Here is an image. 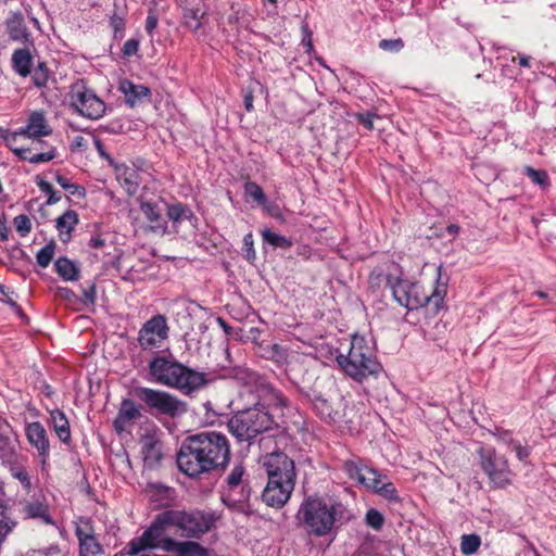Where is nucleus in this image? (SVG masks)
I'll return each mask as SVG.
<instances>
[{
    "instance_id": "nucleus-1",
    "label": "nucleus",
    "mask_w": 556,
    "mask_h": 556,
    "mask_svg": "<svg viewBox=\"0 0 556 556\" xmlns=\"http://www.w3.org/2000/svg\"><path fill=\"white\" fill-rule=\"evenodd\" d=\"M230 460L227 437L216 431H204L188 437L177 454V466L187 477L200 479L214 470L224 469Z\"/></svg>"
},
{
    "instance_id": "nucleus-2",
    "label": "nucleus",
    "mask_w": 556,
    "mask_h": 556,
    "mask_svg": "<svg viewBox=\"0 0 556 556\" xmlns=\"http://www.w3.org/2000/svg\"><path fill=\"white\" fill-rule=\"evenodd\" d=\"M290 410L281 393L266 390L253 407L242 409L231 417L228 429L239 441H250L274 425L283 424Z\"/></svg>"
},
{
    "instance_id": "nucleus-3",
    "label": "nucleus",
    "mask_w": 556,
    "mask_h": 556,
    "mask_svg": "<svg viewBox=\"0 0 556 556\" xmlns=\"http://www.w3.org/2000/svg\"><path fill=\"white\" fill-rule=\"evenodd\" d=\"M295 518L309 535L333 538L353 515L340 501L311 495L300 504Z\"/></svg>"
},
{
    "instance_id": "nucleus-4",
    "label": "nucleus",
    "mask_w": 556,
    "mask_h": 556,
    "mask_svg": "<svg viewBox=\"0 0 556 556\" xmlns=\"http://www.w3.org/2000/svg\"><path fill=\"white\" fill-rule=\"evenodd\" d=\"M52 134L45 113L42 111L31 112L25 126L15 131H9L3 137L10 150L21 160L30 164L49 163L58 156V149L49 143H45V150L37 151V146L43 144V137Z\"/></svg>"
},
{
    "instance_id": "nucleus-5",
    "label": "nucleus",
    "mask_w": 556,
    "mask_h": 556,
    "mask_svg": "<svg viewBox=\"0 0 556 556\" xmlns=\"http://www.w3.org/2000/svg\"><path fill=\"white\" fill-rule=\"evenodd\" d=\"M150 380L191 395L208 383L205 372L185 366L173 357L159 355L148 365Z\"/></svg>"
},
{
    "instance_id": "nucleus-6",
    "label": "nucleus",
    "mask_w": 556,
    "mask_h": 556,
    "mask_svg": "<svg viewBox=\"0 0 556 556\" xmlns=\"http://www.w3.org/2000/svg\"><path fill=\"white\" fill-rule=\"evenodd\" d=\"M387 283L394 300L407 309H417L428 304H432L438 309L447 291V282L441 278V267L437 268L435 285L431 292L425 291L416 281L392 274H388Z\"/></svg>"
},
{
    "instance_id": "nucleus-7",
    "label": "nucleus",
    "mask_w": 556,
    "mask_h": 556,
    "mask_svg": "<svg viewBox=\"0 0 556 556\" xmlns=\"http://www.w3.org/2000/svg\"><path fill=\"white\" fill-rule=\"evenodd\" d=\"M336 361L346 376L358 382L377 376L381 370L374 348L365 337L358 334L352 336L348 354H338Z\"/></svg>"
},
{
    "instance_id": "nucleus-8",
    "label": "nucleus",
    "mask_w": 556,
    "mask_h": 556,
    "mask_svg": "<svg viewBox=\"0 0 556 556\" xmlns=\"http://www.w3.org/2000/svg\"><path fill=\"white\" fill-rule=\"evenodd\" d=\"M344 471L350 479L357 481L361 485L379 494L384 500L394 503L400 502L394 484L376 469L361 462L349 460L344 463Z\"/></svg>"
},
{
    "instance_id": "nucleus-9",
    "label": "nucleus",
    "mask_w": 556,
    "mask_h": 556,
    "mask_svg": "<svg viewBox=\"0 0 556 556\" xmlns=\"http://www.w3.org/2000/svg\"><path fill=\"white\" fill-rule=\"evenodd\" d=\"M136 395L150 410L169 417H177L187 412L186 403L166 391L140 387L136 389Z\"/></svg>"
},
{
    "instance_id": "nucleus-10",
    "label": "nucleus",
    "mask_w": 556,
    "mask_h": 556,
    "mask_svg": "<svg viewBox=\"0 0 556 556\" xmlns=\"http://www.w3.org/2000/svg\"><path fill=\"white\" fill-rule=\"evenodd\" d=\"M478 455L483 472L495 488L502 489L511 483L513 471L504 455L497 454L493 447H481Z\"/></svg>"
},
{
    "instance_id": "nucleus-11",
    "label": "nucleus",
    "mask_w": 556,
    "mask_h": 556,
    "mask_svg": "<svg viewBox=\"0 0 556 556\" xmlns=\"http://www.w3.org/2000/svg\"><path fill=\"white\" fill-rule=\"evenodd\" d=\"M71 105L89 119L101 118L106 110L105 103L83 81L73 84L70 92Z\"/></svg>"
},
{
    "instance_id": "nucleus-12",
    "label": "nucleus",
    "mask_w": 556,
    "mask_h": 556,
    "mask_svg": "<svg viewBox=\"0 0 556 556\" xmlns=\"http://www.w3.org/2000/svg\"><path fill=\"white\" fill-rule=\"evenodd\" d=\"M169 327L164 315L157 314L148 319L138 332V343L144 351L163 346L168 339Z\"/></svg>"
},
{
    "instance_id": "nucleus-13",
    "label": "nucleus",
    "mask_w": 556,
    "mask_h": 556,
    "mask_svg": "<svg viewBox=\"0 0 556 556\" xmlns=\"http://www.w3.org/2000/svg\"><path fill=\"white\" fill-rule=\"evenodd\" d=\"M174 540L152 521L150 527L139 538L129 542L128 554L136 555L144 549H162L168 553L167 542Z\"/></svg>"
},
{
    "instance_id": "nucleus-14",
    "label": "nucleus",
    "mask_w": 556,
    "mask_h": 556,
    "mask_svg": "<svg viewBox=\"0 0 556 556\" xmlns=\"http://www.w3.org/2000/svg\"><path fill=\"white\" fill-rule=\"evenodd\" d=\"M263 466L267 478L293 482L296 480L295 466L292 458L282 452H273L263 457Z\"/></svg>"
},
{
    "instance_id": "nucleus-15",
    "label": "nucleus",
    "mask_w": 556,
    "mask_h": 556,
    "mask_svg": "<svg viewBox=\"0 0 556 556\" xmlns=\"http://www.w3.org/2000/svg\"><path fill=\"white\" fill-rule=\"evenodd\" d=\"M224 497L232 503H244L249 500L250 489L247 483L245 469L237 464L226 478Z\"/></svg>"
},
{
    "instance_id": "nucleus-16",
    "label": "nucleus",
    "mask_w": 556,
    "mask_h": 556,
    "mask_svg": "<svg viewBox=\"0 0 556 556\" xmlns=\"http://www.w3.org/2000/svg\"><path fill=\"white\" fill-rule=\"evenodd\" d=\"M177 530L182 536L199 538L207 532L212 526V519L201 511L178 510Z\"/></svg>"
},
{
    "instance_id": "nucleus-17",
    "label": "nucleus",
    "mask_w": 556,
    "mask_h": 556,
    "mask_svg": "<svg viewBox=\"0 0 556 556\" xmlns=\"http://www.w3.org/2000/svg\"><path fill=\"white\" fill-rule=\"evenodd\" d=\"M295 483L267 478V484L262 493L263 502L275 508L283 507L291 497Z\"/></svg>"
},
{
    "instance_id": "nucleus-18",
    "label": "nucleus",
    "mask_w": 556,
    "mask_h": 556,
    "mask_svg": "<svg viewBox=\"0 0 556 556\" xmlns=\"http://www.w3.org/2000/svg\"><path fill=\"white\" fill-rule=\"evenodd\" d=\"M25 435L28 443L37 451L43 466L50 456V441L46 428L39 421L27 422Z\"/></svg>"
},
{
    "instance_id": "nucleus-19",
    "label": "nucleus",
    "mask_w": 556,
    "mask_h": 556,
    "mask_svg": "<svg viewBox=\"0 0 556 556\" xmlns=\"http://www.w3.org/2000/svg\"><path fill=\"white\" fill-rule=\"evenodd\" d=\"M100 154L114 165L115 176L121 186L126 190L127 194L132 195L137 192L140 179L139 173L134 166L124 163H113V160L101 150L100 141L96 142Z\"/></svg>"
},
{
    "instance_id": "nucleus-20",
    "label": "nucleus",
    "mask_w": 556,
    "mask_h": 556,
    "mask_svg": "<svg viewBox=\"0 0 556 556\" xmlns=\"http://www.w3.org/2000/svg\"><path fill=\"white\" fill-rule=\"evenodd\" d=\"M140 212L149 223V229L157 235H165L167 230V218L163 214L160 202L140 200Z\"/></svg>"
},
{
    "instance_id": "nucleus-21",
    "label": "nucleus",
    "mask_w": 556,
    "mask_h": 556,
    "mask_svg": "<svg viewBox=\"0 0 556 556\" xmlns=\"http://www.w3.org/2000/svg\"><path fill=\"white\" fill-rule=\"evenodd\" d=\"M76 535L79 541L80 556H99L102 552L88 521H80L76 527Z\"/></svg>"
},
{
    "instance_id": "nucleus-22",
    "label": "nucleus",
    "mask_w": 556,
    "mask_h": 556,
    "mask_svg": "<svg viewBox=\"0 0 556 556\" xmlns=\"http://www.w3.org/2000/svg\"><path fill=\"white\" fill-rule=\"evenodd\" d=\"M141 454L144 466L153 468L162 459V446L160 440L153 434H146L141 441Z\"/></svg>"
},
{
    "instance_id": "nucleus-23",
    "label": "nucleus",
    "mask_w": 556,
    "mask_h": 556,
    "mask_svg": "<svg viewBox=\"0 0 556 556\" xmlns=\"http://www.w3.org/2000/svg\"><path fill=\"white\" fill-rule=\"evenodd\" d=\"M118 90L124 94L125 102L130 108H135L143 100H148L151 97V90L148 87L136 85L128 79H124L119 83Z\"/></svg>"
},
{
    "instance_id": "nucleus-24",
    "label": "nucleus",
    "mask_w": 556,
    "mask_h": 556,
    "mask_svg": "<svg viewBox=\"0 0 556 556\" xmlns=\"http://www.w3.org/2000/svg\"><path fill=\"white\" fill-rule=\"evenodd\" d=\"M166 216L172 222L176 232L184 223H188L191 228L197 227L198 218L188 206L181 203L168 205Z\"/></svg>"
},
{
    "instance_id": "nucleus-25",
    "label": "nucleus",
    "mask_w": 556,
    "mask_h": 556,
    "mask_svg": "<svg viewBox=\"0 0 556 556\" xmlns=\"http://www.w3.org/2000/svg\"><path fill=\"white\" fill-rule=\"evenodd\" d=\"M5 28L9 37L13 41L28 42L30 40V33L27 29L24 17L21 12H12L5 22Z\"/></svg>"
},
{
    "instance_id": "nucleus-26",
    "label": "nucleus",
    "mask_w": 556,
    "mask_h": 556,
    "mask_svg": "<svg viewBox=\"0 0 556 556\" xmlns=\"http://www.w3.org/2000/svg\"><path fill=\"white\" fill-rule=\"evenodd\" d=\"M34 56L28 47L20 48L13 51L11 56V65L13 71L21 77H27L31 73Z\"/></svg>"
},
{
    "instance_id": "nucleus-27",
    "label": "nucleus",
    "mask_w": 556,
    "mask_h": 556,
    "mask_svg": "<svg viewBox=\"0 0 556 556\" xmlns=\"http://www.w3.org/2000/svg\"><path fill=\"white\" fill-rule=\"evenodd\" d=\"M49 426L53 429L56 437L64 444H68L72 440L70 422L64 414L60 409H53L50 412Z\"/></svg>"
},
{
    "instance_id": "nucleus-28",
    "label": "nucleus",
    "mask_w": 556,
    "mask_h": 556,
    "mask_svg": "<svg viewBox=\"0 0 556 556\" xmlns=\"http://www.w3.org/2000/svg\"><path fill=\"white\" fill-rule=\"evenodd\" d=\"M147 492L150 500L159 507L169 506L175 500V490L161 483H149Z\"/></svg>"
},
{
    "instance_id": "nucleus-29",
    "label": "nucleus",
    "mask_w": 556,
    "mask_h": 556,
    "mask_svg": "<svg viewBox=\"0 0 556 556\" xmlns=\"http://www.w3.org/2000/svg\"><path fill=\"white\" fill-rule=\"evenodd\" d=\"M168 553L177 556H207L206 551L197 542L177 540L167 542Z\"/></svg>"
},
{
    "instance_id": "nucleus-30",
    "label": "nucleus",
    "mask_w": 556,
    "mask_h": 556,
    "mask_svg": "<svg viewBox=\"0 0 556 556\" xmlns=\"http://www.w3.org/2000/svg\"><path fill=\"white\" fill-rule=\"evenodd\" d=\"M78 223V215L75 211L68 210L56 218L55 227L63 242L70 239L71 231Z\"/></svg>"
},
{
    "instance_id": "nucleus-31",
    "label": "nucleus",
    "mask_w": 556,
    "mask_h": 556,
    "mask_svg": "<svg viewBox=\"0 0 556 556\" xmlns=\"http://www.w3.org/2000/svg\"><path fill=\"white\" fill-rule=\"evenodd\" d=\"M313 405L319 417L327 422H336L340 418V410L323 396H316Z\"/></svg>"
},
{
    "instance_id": "nucleus-32",
    "label": "nucleus",
    "mask_w": 556,
    "mask_h": 556,
    "mask_svg": "<svg viewBox=\"0 0 556 556\" xmlns=\"http://www.w3.org/2000/svg\"><path fill=\"white\" fill-rule=\"evenodd\" d=\"M139 416L140 412L135 402L131 400H124L114 422L115 427L122 430L127 422L138 418Z\"/></svg>"
},
{
    "instance_id": "nucleus-33",
    "label": "nucleus",
    "mask_w": 556,
    "mask_h": 556,
    "mask_svg": "<svg viewBox=\"0 0 556 556\" xmlns=\"http://www.w3.org/2000/svg\"><path fill=\"white\" fill-rule=\"evenodd\" d=\"M23 513L28 518H39L42 519L46 523L51 522L47 505L39 498L34 501H25L23 503Z\"/></svg>"
},
{
    "instance_id": "nucleus-34",
    "label": "nucleus",
    "mask_w": 556,
    "mask_h": 556,
    "mask_svg": "<svg viewBox=\"0 0 556 556\" xmlns=\"http://www.w3.org/2000/svg\"><path fill=\"white\" fill-rule=\"evenodd\" d=\"M178 509H167L159 513L153 522L156 523L167 534L169 529L176 528L178 523Z\"/></svg>"
},
{
    "instance_id": "nucleus-35",
    "label": "nucleus",
    "mask_w": 556,
    "mask_h": 556,
    "mask_svg": "<svg viewBox=\"0 0 556 556\" xmlns=\"http://www.w3.org/2000/svg\"><path fill=\"white\" fill-rule=\"evenodd\" d=\"M56 273L65 280H77L78 279V268L76 265L66 257H61L56 260L55 264Z\"/></svg>"
},
{
    "instance_id": "nucleus-36",
    "label": "nucleus",
    "mask_w": 556,
    "mask_h": 556,
    "mask_svg": "<svg viewBox=\"0 0 556 556\" xmlns=\"http://www.w3.org/2000/svg\"><path fill=\"white\" fill-rule=\"evenodd\" d=\"M261 233H262L263 240L274 248L289 249L292 245V242L290 239H288L285 236L278 235L267 228L263 229Z\"/></svg>"
},
{
    "instance_id": "nucleus-37",
    "label": "nucleus",
    "mask_w": 556,
    "mask_h": 556,
    "mask_svg": "<svg viewBox=\"0 0 556 556\" xmlns=\"http://www.w3.org/2000/svg\"><path fill=\"white\" fill-rule=\"evenodd\" d=\"M383 546V542L375 535H366L362 545L361 552L367 556H378Z\"/></svg>"
},
{
    "instance_id": "nucleus-38",
    "label": "nucleus",
    "mask_w": 556,
    "mask_h": 556,
    "mask_svg": "<svg viewBox=\"0 0 556 556\" xmlns=\"http://www.w3.org/2000/svg\"><path fill=\"white\" fill-rule=\"evenodd\" d=\"M31 74V80L38 88H43L50 79V71L45 62H39Z\"/></svg>"
},
{
    "instance_id": "nucleus-39",
    "label": "nucleus",
    "mask_w": 556,
    "mask_h": 556,
    "mask_svg": "<svg viewBox=\"0 0 556 556\" xmlns=\"http://www.w3.org/2000/svg\"><path fill=\"white\" fill-rule=\"evenodd\" d=\"M204 13L200 12L199 9H187L184 13L186 25L192 30L198 31L202 27V17Z\"/></svg>"
},
{
    "instance_id": "nucleus-40",
    "label": "nucleus",
    "mask_w": 556,
    "mask_h": 556,
    "mask_svg": "<svg viewBox=\"0 0 556 556\" xmlns=\"http://www.w3.org/2000/svg\"><path fill=\"white\" fill-rule=\"evenodd\" d=\"M480 544L481 541L477 534H466L462 538L460 551L464 555H472L478 551Z\"/></svg>"
},
{
    "instance_id": "nucleus-41",
    "label": "nucleus",
    "mask_w": 556,
    "mask_h": 556,
    "mask_svg": "<svg viewBox=\"0 0 556 556\" xmlns=\"http://www.w3.org/2000/svg\"><path fill=\"white\" fill-rule=\"evenodd\" d=\"M55 252V243L49 242L43 248H41L37 255L36 260L40 267L46 268L51 263Z\"/></svg>"
},
{
    "instance_id": "nucleus-42",
    "label": "nucleus",
    "mask_w": 556,
    "mask_h": 556,
    "mask_svg": "<svg viewBox=\"0 0 556 556\" xmlns=\"http://www.w3.org/2000/svg\"><path fill=\"white\" fill-rule=\"evenodd\" d=\"M244 191L248 195H250L258 205L265 204V201L267 200L263 189L253 181H249L244 185Z\"/></svg>"
},
{
    "instance_id": "nucleus-43",
    "label": "nucleus",
    "mask_w": 556,
    "mask_h": 556,
    "mask_svg": "<svg viewBox=\"0 0 556 556\" xmlns=\"http://www.w3.org/2000/svg\"><path fill=\"white\" fill-rule=\"evenodd\" d=\"M365 521L368 527L378 531L383 527L384 517L379 510L370 508L366 513Z\"/></svg>"
},
{
    "instance_id": "nucleus-44",
    "label": "nucleus",
    "mask_w": 556,
    "mask_h": 556,
    "mask_svg": "<svg viewBox=\"0 0 556 556\" xmlns=\"http://www.w3.org/2000/svg\"><path fill=\"white\" fill-rule=\"evenodd\" d=\"M11 476L18 480L26 491L31 489V481L27 470L21 466H12L10 469Z\"/></svg>"
},
{
    "instance_id": "nucleus-45",
    "label": "nucleus",
    "mask_w": 556,
    "mask_h": 556,
    "mask_svg": "<svg viewBox=\"0 0 556 556\" xmlns=\"http://www.w3.org/2000/svg\"><path fill=\"white\" fill-rule=\"evenodd\" d=\"M13 224L15 226L16 231L22 236H27L31 230V222L27 215L21 214L17 215Z\"/></svg>"
},
{
    "instance_id": "nucleus-46",
    "label": "nucleus",
    "mask_w": 556,
    "mask_h": 556,
    "mask_svg": "<svg viewBox=\"0 0 556 556\" xmlns=\"http://www.w3.org/2000/svg\"><path fill=\"white\" fill-rule=\"evenodd\" d=\"M526 173L534 184H536L541 187H546L548 185V176H547L546 172L536 170V169H533L532 167H527Z\"/></svg>"
},
{
    "instance_id": "nucleus-47",
    "label": "nucleus",
    "mask_w": 556,
    "mask_h": 556,
    "mask_svg": "<svg viewBox=\"0 0 556 556\" xmlns=\"http://www.w3.org/2000/svg\"><path fill=\"white\" fill-rule=\"evenodd\" d=\"M38 187L43 193L49 195L48 201H47L48 204L51 205L61 200V194L54 191V189L50 182H48L46 180H40L38 182Z\"/></svg>"
},
{
    "instance_id": "nucleus-48",
    "label": "nucleus",
    "mask_w": 556,
    "mask_h": 556,
    "mask_svg": "<svg viewBox=\"0 0 556 556\" xmlns=\"http://www.w3.org/2000/svg\"><path fill=\"white\" fill-rule=\"evenodd\" d=\"M262 208L271 217L278 219L279 222H285V215L280 210L279 205L275 202L265 201V204L262 205Z\"/></svg>"
},
{
    "instance_id": "nucleus-49",
    "label": "nucleus",
    "mask_w": 556,
    "mask_h": 556,
    "mask_svg": "<svg viewBox=\"0 0 556 556\" xmlns=\"http://www.w3.org/2000/svg\"><path fill=\"white\" fill-rule=\"evenodd\" d=\"M403 47L401 39H383L379 42V48L386 51L399 52Z\"/></svg>"
},
{
    "instance_id": "nucleus-50",
    "label": "nucleus",
    "mask_w": 556,
    "mask_h": 556,
    "mask_svg": "<svg viewBox=\"0 0 556 556\" xmlns=\"http://www.w3.org/2000/svg\"><path fill=\"white\" fill-rule=\"evenodd\" d=\"M376 117L377 115L371 112L356 114V119L369 130L374 128V118Z\"/></svg>"
},
{
    "instance_id": "nucleus-51",
    "label": "nucleus",
    "mask_w": 556,
    "mask_h": 556,
    "mask_svg": "<svg viewBox=\"0 0 556 556\" xmlns=\"http://www.w3.org/2000/svg\"><path fill=\"white\" fill-rule=\"evenodd\" d=\"M139 49V40L135 38H130L125 41L123 47V53L125 56H132L138 52Z\"/></svg>"
},
{
    "instance_id": "nucleus-52",
    "label": "nucleus",
    "mask_w": 556,
    "mask_h": 556,
    "mask_svg": "<svg viewBox=\"0 0 556 556\" xmlns=\"http://www.w3.org/2000/svg\"><path fill=\"white\" fill-rule=\"evenodd\" d=\"M157 24H159V18L156 16V14L154 12L150 11L147 16V20H146V31L148 33V35L151 38L153 37V33H154L155 28L157 27Z\"/></svg>"
},
{
    "instance_id": "nucleus-53",
    "label": "nucleus",
    "mask_w": 556,
    "mask_h": 556,
    "mask_svg": "<svg viewBox=\"0 0 556 556\" xmlns=\"http://www.w3.org/2000/svg\"><path fill=\"white\" fill-rule=\"evenodd\" d=\"M253 236L252 233H248L244 236L243 238V244L245 247V250H247V257L248 260H254L255 258V250H254V247H253Z\"/></svg>"
},
{
    "instance_id": "nucleus-54",
    "label": "nucleus",
    "mask_w": 556,
    "mask_h": 556,
    "mask_svg": "<svg viewBox=\"0 0 556 556\" xmlns=\"http://www.w3.org/2000/svg\"><path fill=\"white\" fill-rule=\"evenodd\" d=\"M84 295V302L86 304H93L96 301V288L94 286H90L86 288L83 292Z\"/></svg>"
},
{
    "instance_id": "nucleus-55",
    "label": "nucleus",
    "mask_w": 556,
    "mask_h": 556,
    "mask_svg": "<svg viewBox=\"0 0 556 556\" xmlns=\"http://www.w3.org/2000/svg\"><path fill=\"white\" fill-rule=\"evenodd\" d=\"M55 181L64 190H66L67 188H74L75 190H78V185L72 184L66 177L62 175H56Z\"/></svg>"
},
{
    "instance_id": "nucleus-56",
    "label": "nucleus",
    "mask_w": 556,
    "mask_h": 556,
    "mask_svg": "<svg viewBox=\"0 0 556 556\" xmlns=\"http://www.w3.org/2000/svg\"><path fill=\"white\" fill-rule=\"evenodd\" d=\"M514 450L516 452V456L520 460H525L529 456V450L522 446L520 443H514Z\"/></svg>"
},
{
    "instance_id": "nucleus-57",
    "label": "nucleus",
    "mask_w": 556,
    "mask_h": 556,
    "mask_svg": "<svg viewBox=\"0 0 556 556\" xmlns=\"http://www.w3.org/2000/svg\"><path fill=\"white\" fill-rule=\"evenodd\" d=\"M494 435L496 437V439L503 443H506V444H514L515 442L513 441V438H511V433L509 431H498L496 433H494Z\"/></svg>"
},
{
    "instance_id": "nucleus-58",
    "label": "nucleus",
    "mask_w": 556,
    "mask_h": 556,
    "mask_svg": "<svg viewBox=\"0 0 556 556\" xmlns=\"http://www.w3.org/2000/svg\"><path fill=\"white\" fill-rule=\"evenodd\" d=\"M302 31L304 34L303 41L307 40L306 45L311 49L312 48V33L309 31L307 24L302 25Z\"/></svg>"
},
{
    "instance_id": "nucleus-59",
    "label": "nucleus",
    "mask_w": 556,
    "mask_h": 556,
    "mask_svg": "<svg viewBox=\"0 0 556 556\" xmlns=\"http://www.w3.org/2000/svg\"><path fill=\"white\" fill-rule=\"evenodd\" d=\"M10 448V440L0 434V453L7 452Z\"/></svg>"
},
{
    "instance_id": "nucleus-60",
    "label": "nucleus",
    "mask_w": 556,
    "mask_h": 556,
    "mask_svg": "<svg viewBox=\"0 0 556 556\" xmlns=\"http://www.w3.org/2000/svg\"><path fill=\"white\" fill-rule=\"evenodd\" d=\"M89 244H90V247H92L94 249H99L104 245V240L101 239L100 237H93L90 239Z\"/></svg>"
},
{
    "instance_id": "nucleus-61",
    "label": "nucleus",
    "mask_w": 556,
    "mask_h": 556,
    "mask_svg": "<svg viewBox=\"0 0 556 556\" xmlns=\"http://www.w3.org/2000/svg\"><path fill=\"white\" fill-rule=\"evenodd\" d=\"M9 238V229L4 223L0 222V240L7 241Z\"/></svg>"
},
{
    "instance_id": "nucleus-62",
    "label": "nucleus",
    "mask_w": 556,
    "mask_h": 556,
    "mask_svg": "<svg viewBox=\"0 0 556 556\" xmlns=\"http://www.w3.org/2000/svg\"><path fill=\"white\" fill-rule=\"evenodd\" d=\"M66 191H68L71 195H77V197L85 195V190L80 186H78V190H75L74 188H67Z\"/></svg>"
},
{
    "instance_id": "nucleus-63",
    "label": "nucleus",
    "mask_w": 556,
    "mask_h": 556,
    "mask_svg": "<svg viewBox=\"0 0 556 556\" xmlns=\"http://www.w3.org/2000/svg\"><path fill=\"white\" fill-rule=\"evenodd\" d=\"M446 231L451 235V236H456L459 231V227L457 225H450L446 227Z\"/></svg>"
},
{
    "instance_id": "nucleus-64",
    "label": "nucleus",
    "mask_w": 556,
    "mask_h": 556,
    "mask_svg": "<svg viewBox=\"0 0 556 556\" xmlns=\"http://www.w3.org/2000/svg\"><path fill=\"white\" fill-rule=\"evenodd\" d=\"M519 65L522 67H529L530 65V58L527 55H521L519 58Z\"/></svg>"
}]
</instances>
